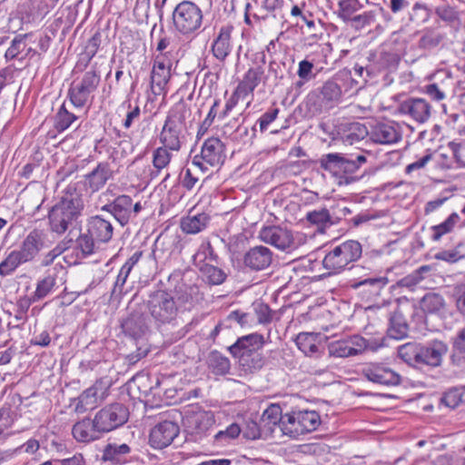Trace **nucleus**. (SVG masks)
Masks as SVG:
<instances>
[{"label": "nucleus", "instance_id": "13", "mask_svg": "<svg viewBox=\"0 0 465 465\" xmlns=\"http://www.w3.org/2000/svg\"><path fill=\"white\" fill-rule=\"evenodd\" d=\"M225 159V144L219 138L211 137L203 142L201 154L193 158L192 164L205 173L209 171V167H219L223 164Z\"/></svg>", "mask_w": 465, "mask_h": 465}, {"label": "nucleus", "instance_id": "49", "mask_svg": "<svg viewBox=\"0 0 465 465\" xmlns=\"http://www.w3.org/2000/svg\"><path fill=\"white\" fill-rule=\"evenodd\" d=\"M77 248L81 251L83 255L88 256L95 252L99 248L100 242H98L86 230V232L81 233L76 239Z\"/></svg>", "mask_w": 465, "mask_h": 465}, {"label": "nucleus", "instance_id": "17", "mask_svg": "<svg viewBox=\"0 0 465 465\" xmlns=\"http://www.w3.org/2000/svg\"><path fill=\"white\" fill-rule=\"evenodd\" d=\"M260 239L276 248L286 251L296 248L291 231L280 226L264 227L260 232Z\"/></svg>", "mask_w": 465, "mask_h": 465}, {"label": "nucleus", "instance_id": "15", "mask_svg": "<svg viewBox=\"0 0 465 465\" xmlns=\"http://www.w3.org/2000/svg\"><path fill=\"white\" fill-rule=\"evenodd\" d=\"M361 374L368 381L383 386H396L401 381L400 374L380 362L365 363L361 368Z\"/></svg>", "mask_w": 465, "mask_h": 465}, {"label": "nucleus", "instance_id": "3", "mask_svg": "<svg viewBox=\"0 0 465 465\" xmlns=\"http://www.w3.org/2000/svg\"><path fill=\"white\" fill-rule=\"evenodd\" d=\"M127 310L128 315L121 321V329L126 337L137 342L136 351L127 356L129 363L134 364L149 352L144 338L150 332V319L144 302L133 300Z\"/></svg>", "mask_w": 465, "mask_h": 465}, {"label": "nucleus", "instance_id": "50", "mask_svg": "<svg viewBox=\"0 0 465 465\" xmlns=\"http://www.w3.org/2000/svg\"><path fill=\"white\" fill-rule=\"evenodd\" d=\"M366 161L367 158L363 153H359L356 156L352 154H344L341 173L352 174L356 173L359 168L366 163Z\"/></svg>", "mask_w": 465, "mask_h": 465}, {"label": "nucleus", "instance_id": "28", "mask_svg": "<svg viewBox=\"0 0 465 465\" xmlns=\"http://www.w3.org/2000/svg\"><path fill=\"white\" fill-rule=\"evenodd\" d=\"M113 177V171L107 162L99 163L96 167L84 175L85 185L94 193L103 188L108 180Z\"/></svg>", "mask_w": 465, "mask_h": 465}, {"label": "nucleus", "instance_id": "42", "mask_svg": "<svg viewBox=\"0 0 465 465\" xmlns=\"http://www.w3.org/2000/svg\"><path fill=\"white\" fill-rule=\"evenodd\" d=\"M431 267L430 265H422L411 273L402 277L397 282L398 287H406L411 289L418 285L422 280L427 277V274L430 272Z\"/></svg>", "mask_w": 465, "mask_h": 465}, {"label": "nucleus", "instance_id": "29", "mask_svg": "<svg viewBox=\"0 0 465 465\" xmlns=\"http://www.w3.org/2000/svg\"><path fill=\"white\" fill-rule=\"evenodd\" d=\"M73 437L83 443H89L99 440L102 437L101 430L95 427L94 418L93 420L84 418L77 421L72 428Z\"/></svg>", "mask_w": 465, "mask_h": 465}, {"label": "nucleus", "instance_id": "32", "mask_svg": "<svg viewBox=\"0 0 465 465\" xmlns=\"http://www.w3.org/2000/svg\"><path fill=\"white\" fill-rule=\"evenodd\" d=\"M168 148L160 146L153 152V168H149L148 173L144 176L150 180L157 178L162 171L171 163L172 153Z\"/></svg>", "mask_w": 465, "mask_h": 465}, {"label": "nucleus", "instance_id": "26", "mask_svg": "<svg viewBox=\"0 0 465 465\" xmlns=\"http://www.w3.org/2000/svg\"><path fill=\"white\" fill-rule=\"evenodd\" d=\"M233 31V26L231 25H223L213 41L212 44V53L213 56L223 62L230 55L232 50V33Z\"/></svg>", "mask_w": 465, "mask_h": 465}, {"label": "nucleus", "instance_id": "34", "mask_svg": "<svg viewBox=\"0 0 465 465\" xmlns=\"http://www.w3.org/2000/svg\"><path fill=\"white\" fill-rule=\"evenodd\" d=\"M263 74L264 70L261 65L250 68L239 83L236 93L239 92L244 94L252 93L260 84Z\"/></svg>", "mask_w": 465, "mask_h": 465}, {"label": "nucleus", "instance_id": "45", "mask_svg": "<svg viewBox=\"0 0 465 465\" xmlns=\"http://www.w3.org/2000/svg\"><path fill=\"white\" fill-rule=\"evenodd\" d=\"M36 302L37 301H35L33 296H31V297L23 296L17 300V302L15 303V314H14V318L16 322V324H15L16 327H20L26 322V321L28 319V316H27L28 310H29L31 304L34 302Z\"/></svg>", "mask_w": 465, "mask_h": 465}, {"label": "nucleus", "instance_id": "5", "mask_svg": "<svg viewBox=\"0 0 465 465\" xmlns=\"http://www.w3.org/2000/svg\"><path fill=\"white\" fill-rule=\"evenodd\" d=\"M362 254L361 244L355 240H348L335 246H330L322 259V267L326 270L324 276H333L350 270L352 274L363 269L361 265L354 264Z\"/></svg>", "mask_w": 465, "mask_h": 465}, {"label": "nucleus", "instance_id": "46", "mask_svg": "<svg viewBox=\"0 0 465 465\" xmlns=\"http://www.w3.org/2000/svg\"><path fill=\"white\" fill-rule=\"evenodd\" d=\"M362 7L363 5L360 0H339L337 15L342 21L348 23L351 16Z\"/></svg>", "mask_w": 465, "mask_h": 465}, {"label": "nucleus", "instance_id": "53", "mask_svg": "<svg viewBox=\"0 0 465 465\" xmlns=\"http://www.w3.org/2000/svg\"><path fill=\"white\" fill-rule=\"evenodd\" d=\"M170 76L171 73L169 71L152 70L151 89L154 95H160L163 92Z\"/></svg>", "mask_w": 465, "mask_h": 465}, {"label": "nucleus", "instance_id": "2", "mask_svg": "<svg viewBox=\"0 0 465 465\" xmlns=\"http://www.w3.org/2000/svg\"><path fill=\"white\" fill-rule=\"evenodd\" d=\"M397 351L398 357L411 367L436 369L441 367L449 345L440 339L425 342L410 341L399 346Z\"/></svg>", "mask_w": 465, "mask_h": 465}, {"label": "nucleus", "instance_id": "22", "mask_svg": "<svg viewBox=\"0 0 465 465\" xmlns=\"http://www.w3.org/2000/svg\"><path fill=\"white\" fill-rule=\"evenodd\" d=\"M86 229L100 243L109 242L114 234V226L104 214L91 216L86 223Z\"/></svg>", "mask_w": 465, "mask_h": 465}, {"label": "nucleus", "instance_id": "61", "mask_svg": "<svg viewBox=\"0 0 465 465\" xmlns=\"http://www.w3.org/2000/svg\"><path fill=\"white\" fill-rule=\"evenodd\" d=\"M254 312L259 323L266 324L272 321V311L268 304L263 302L254 304Z\"/></svg>", "mask_w": 465, "mask_h": 465}, {"label": "nucleus", "instance_id": "62", "mask_svg": "<svg viewBox=\"0 0 465 465\" xmlns=\"http://www.w3.org/2000/svg\"><path fill=\"white\" fill-rule=\"evenodd\" d=\"M348 344L351 350V356L358 355L366 351L365 338L360 335H353L348 338Z\"/></svg>", "mask_w": 465, "mask_h": 465}, {"label": "nucleus", "instance_id": "41", "mask_svg": "<svg viewBox=\"0 0 465 465\" xmlns=\"http://www.w3.org/2000/svg\"><path fill=\"white\" fill-rule=\"evenodd\" d=\"M25 263L16 250L11 251L0 262V276L5 278L13 275L17 268Z\"/></svg>", "mask_w": 465, "mask_h": 465}, {"label": "nucleus", "instance_id": "57", "mask_svg": "<svg viewBox=\"0 0 465 465\" xmlns=\"http://www.w3.org/2000/svg\"><path fill=\"white\" fill-rule=\"evenodd\" d=\"M287 414L282 416V411L280 406L278 405H271L267 408L262 416V421H267L269 424L276 425L279 423L280 428L282 429V421L286 419Z\"/></svg>", "mask_w": 465, "mask_h": 465}, {"label": "nucleus", "instance_id": "60", "mask_svg": "<svg viewBox=\"0 0 465 465\" xmlns=\"http://www.w3.org/2000/svg\"><path fill=\"white\" fill-rule=\"evenodd\" d=\"M441 402L451 409L461 404L460 388L455 387L447 391L441 398Z\"/></svg>", "mask_w": 465, "mask_h": 465}, {"label": "nucleus", "instance_id": "54", "mask_svg": "<svg viewBox=\"0 0 465 465\" xmlns=\"http://www.w3.org/2000/svg\"><path fill=\"white\" fill-rule=\"evenodd\" d=\"M241 432L242 428L237 423H232L225 430H220L214 435V442L217 445H225L237 438Z\"/></svg>", "mask_w": 465, "mask_h": 465}, {"label": "nucleus", "instance_id": "11", "mask_svg": "<svg viewBox=\"0 0 465 465\" xmlns=\"http://www.w3.org/2000/svg\"><path fill=\"white\" fill-rule=\"evenodd\" d=\"M100 81V74L95 69L85 72L81 79L74 80L68 89V97L74 106L84 107L96 91Z\"/></svg>", "mask_w": 465, "mask_h": 465}, {"label": "nucleus", "instance_id": "14", "mask_svg": "<svg viewBox=\"0 0 465 465\" xmlns=\"http://www.w3.org/2000/svg\"><path fill=\"white\" fill-rule=\"evenodd\" d=\"M66 276L67 269L60 262L49 268L36 283L32 295L34 300L39 302L63 287L66 282Z\"/></svg>", "mask_w": 465, "mask_h": 465}, {"label": "nucleus", "instance_id": "47", "mask_svg": "<svg viewBox=\"0 0 465 465\" xmlns=\"http://www.w3.org/2000/svg\"><path fill=\"white\" fill-rule=\"evenodd\" d=\"M344 153H331L322 155L320 158V166L325 171L334 173H341Z\"/></svg>", "mask_w": 465, "mask_h": 465}, {"label": "nucleus", "instance_id": "4", "mask_svg": "<svg viewBox=\"0 0 465 465\" xmlns=\"http://www.w3.org/2000/svg\"><path fill=\"white\" fill-rule=\"evenodd\" d=\"M84 206L82 195L69 187L48 213L51 231L63 234L71 226H74L82 215Z\"/></svg>", "mask_w": 465, "mask_h": 465}, {"label": "nucleus", "instance_id": "19", "mask_svg": "<svg viewBox=\"0 0 465 465\" xmlns=\"http://www.w3.org/2000/svg\"><path fill=\"white\" fill-rule=\"evenodd\" d=\"M45 233L35 229L31 231L21 242L19 249H15L24 262H33L45 247Z\"/></svg>", "mask_w": 465, "mask_h": 465}, {"label": "nucleus", "instance_id": "59", "mask_svg": "<svg viewBox=\"0 0 465 465\" xmlns=\"http://www.w3.org/2000/svg\"><path fill=\"white\" fill-rule=\"evenodd\" d=\"M72 239H70L67 242H61L57 244L54 249L49 251L43 258L41 262L42 266H49L54 261L61 255L69 246L67 243L72 242Z\"/></svg>", "mask_w": 465, "mask_h": 465}, {"label": "nucleus", "instance_id": "27", "mask_svg": "<svg viewBox=\"0 0 465 465\" xmlns=\"http://www.w3.org/2000/svg\"><path fill=\"white\" fill-rule=\"evenodd\" d=\"M131 447L126 443H107L103 450L101 460L110 465H124L131 461Z\"/></svg>", "mask_w": 465, "mask_h": 465}, {"label": "nucleus", "instance_id": "48", "mask_svg": "<svg viewBox=\"0 0 465 465\" xmlns=\"http://www.w3.org/2000/svg\"><path fill=\"white\" fill-rule=\"evenodd\" d=\"M32 34H20L16 35L11 42L10 46L5 51V57L7 61L18 58V55L22 54L26 48L25 40L31 36Z\"/></svg>", "mask_w": 465, "mask_h": 465}, {"label": "nucleus", "instance_id": "33", "mask_svg": "<svg viewBox=\"0 0 465 465\" xmlns=\"http://www.w3.org/2000/svg\"><path fill=\"white\" fill-rule=\"evenodd\" d=\"M450 361L453 366H465V326L451 338Z\"/></svg>", "mask_w": 465, "mask_h": 465}, {"label": "nucleus", "instance_id": "55", "mask_svg": "<svg viewBox=\"0 0 465 465\" xmlns=\"http://www.w3.org/2000/svg\"><path fill=\"white\" fill-rule=\"evenodd\" d=\"M280 113L279 108L272 107L263 113L257 120L256 124L252 127V131H256V125L259 126V130L262 134L265 133L271 124H272Z\"/></svg>", "mask_w": 465, "mask_h": 465}, {"label": "nucleus", "instance_id": "51", "mask_svg": "<svg viewBox=\"0 0 465 465\" xmlns=\"http://www.w3.org/2000/svg\"><path fill=\"white\" fill-rule=\"evenodd\" d=\"M296 344L306 356H312L319 351V347L315 343V338L312 333H300L296 338Z\"/></svg>", "mask_w": 465, "mask_h": 465}, {"label": "nucleus", "instance_id": "18", "mask_svg": "<svg viewBox=\"0 0 465 465\" xmlns=\"http://www.w3.org/2000/svg\"><path fill=\"white\" fill-rule=\"evenodd\" d=\"M180 428L177 423L164 420L155 425L149 436V443L154 449H163L169 446L178 436Z\"/></svg>", "mask_w": 465, "mask_h": 465}, {"label": "nucleus", "instance_id": "16", "mask_svg": "<svg viewBox=\"0 0 465 465\" xmlns=\"http://www.w3.org/2000/svg\"><path fill=\"white\" fill-rule=\"evenodd\" d=\"M396 110L399 114L410 116L419 124L426 123L431 114V106L423 98H408L401 102Z\"/></svg>", "mask_w": 465, "mask_h": 465}, {"label": "nucleus", "instance_id": "10", "mask_svg": "<svg viewBox=\"0 0 465 465\" xmlns=\"http://www.w3.org/2000/svg\"><path fill=\"white\" fill-rule=\"evenodd\" d=\"M286 419L282 421V431L292 438L315 430L321 423L320 415L314 411H293Z\"/></svg>", "mask_w": 465, "mask_h": 465}, {"label": "nucleus", "instance_id": "31", "mask_svg": "<svg viewBox=\"0 0 465 465\" xmlns=\"http://www.w3.org/2000/svg\"><path fill=\"white\" fill-rule=\"evenodd\" d=\"M409 324L403 312L398 307L389 318L387 334L390 338L401 340L408 337Z\"/></svg>", "mask_w": 465, "mask_h": 465}, {"label": "nucleus", "instance_id": "56", "mask_svg": "<svg viewBox=\"0 0 465 465\" xmlns=\"http://www.w3.org/2000/svg\"><path fill=\"white\" fill-rule=\"evenodd\" d=\"M328 351L330 356L333 357H350L351 350L348 344V339L333 341L328 343Z\"/></svg>", "mask_w": 465, "mask_h": 465}, {"label": "nucleus", "instance_id": "21", "mask_svg": "<svg viewBox=\"0 0 465 465\" xmlns=\"http://www.w3.org/2000/svg\"><path fill=\"white\" fill-rule=\"evenodd\" d=\"M272 252L268 247L260 245L249 249L243 255V264L253 272L267 269L272 262Z\"/></svg>", "mask_w": 465, "mask_h": 465}, {"label": "nucleus", "instance_id": "24", "mask_svg": "<svg viewBox=\"0 0 465 465\" xmlns=\"http://www.w3.org/2000/svg\"><path fill=\"white\" fill-rule=\"evenodd\" d=\"M131 196L122 194L117 196L112 203L104 205L102 212L108 213L121 226L128 224L131 220Z\"/></svg>", "mask_w": 465, "mask_h": 465}, {"label": "nucleus", "instance_id": "6", "mask_svg": "<svg viewBox=\"0 0 465 465\" xmlns=\"http://www.w3.org/2000/svg\"><path fill=\"white\" fill-rule=\"evenodd\" d=\"M264 344V337L254 332L239 337L228 347V351L233 358L238 359L239 365L245 373H253L265 364V359L261 351Z\"/></svg>", "mask_w": 465, "mask_h": 465}, {"label": "nucleus", "instance_id": "25", "mask_svg": "<svg viewBox=\"0 0 465 465\" xmlns=\"http://www.w3.org/2000/svg\"><path fill=\"white\" fill-rule=\"evenodd\" d=\"M370 137L376 143L391 144L400 141L401 134L394 123L381 122L372 126Z\"/></svg>", "mask_w": 465, "mask_h": 465}, {"label": "nucleus", "instance_id": "63", "mask_svg": "<svg viewBox=\"0 0 465 465\" xmlns=\"http://www.w3.org/2000/svg\"><path fill=\"white\" fill-rule=\"evenodd\" d=\"M242 435L247 440H258L261 437V430L258 423L254 420H247L245 426L242 429Z\"/></svg>", "mask_w": 465, "mask_h": 465}, {"label": "nucleus", "instance_id": "36", "mask_svg": "<svg viewBox=\"0 0 465 465\" xmlns=\"http://www.w3.org/2000/svg\"><path fill=\"white\" fill-rule=\"evenodd\" d=\"M207 364L210 371L215 375H225L231 370L230 360L218 351H213L209 353Z\"/></svg>", "mask_w": 465, "mask_h": 465}, {"label": "nucleus", "instance_id": "35", "mask_svg": "<svg viewBox=\"0 0 465 465\" xmlns=\"http://www.w3.org/2000/svg\"><path fill=\"white\" fill-rule=\"evenodd\" d=\"M210 221L209 216L203 213L195 215H189L181 221L183 232L188 234H195L203 231Z\"/></svg>", "mask_w": 465, "mask_h": 465}, {"label": "nucleus", "instance_id": "39", "mask_svg": "<svg viewBox=\"0 0 465 465\" xmlns=\"http://www.w3.org/2000/svg\"><path fill=\"white\" fill-rule=\"evenodd\" d=\"M131 381L137 387L140 394L144 397H148L150 395L155 396L157 394L155 391L161 385V380L159 378L155 379L154 384L153 385L151 377L147 374H137Z\"/></svg>", "mask_w": 465, "mask_h": 465}, {"label": "nucleus", "instance_id": "30", "mask_svg": "<svg viewBox=\"0 0 465 465\" xmlns=\"http://www.w3.org/2000/svg\"><path fill=\"white\" fill-rule=\"evenodd\" d=\"M201 255L200 252L196 253L193 256L194 264L196 267H198L203 280L208 283L209 285H221L223 284L227 277L228 274L225 272L223 269L214 266L213 264L203 262V261H200V262H197V258Z\"/></svg>", "mask_w": 465, "mask_h": 465}, {"label": "nucleus", "instance_id": "7", "mask_svg": "<svg viewBox=\"0 0 465 465\" xmlns=\"http://www.w3.org/2000/svg\"><path fill=\"white\" fill-rule=\"evenodd\" d=\"M174 30L183 35L190 36L197 33L203 22L202 8L194 2L183 0L176 5L172 14Z\"/></svg>", "mask_w": 465, "mask_h": 465}, {"label": "nucleus", "instance_id": "38", "mask_svg": "<svg viewBox=\"0 0 465 465\" xmlns=\"http://www.w3.org/2000/svg\"><path fill=\"white\" fill-rule=\"evenodd\" d=\"M445 306V300L442 295L436 292L426 293L420 302V307L424 313L435 314L440 312Z\"/></svg>", "mask_w": 465, "mask_h": 465}, {"label": "nucleus", "instance_id": "20", "mask_svg": "<svg viewBox=\"0 0 465 465\" xmlns=\"http://www.w3.org/2000/svg\"><path fill=\"white\" fill-rule=\"evenodd\" d=\"M389 281L387 277H367L353 282L351 286L368 302H376L381 295Z\"/></svg>", "mask_w": 465, "mask_h": 465}, {"label": "nucleus", "instance_id": "64", "mask_svg": "<svg viewBox=\"0 0 465 465\" xmlns=\"http://www.w3.org/2000/svg\"><path fill=\"white\" fill-rule=\"evenodd\" d=\"M111 382L107 378H100L90 387L96 393V395L104 401L108 394V390Z\"/></svg>", "mask_w": 465, "mask_h": 465}, {"label": "nucleus", "instance_id": "1", "mask_svg": "<svg viewBox=\"0 0 465 465\" xmlns=\"http://www.w3.org/2000/svg\"><path fill=\"white\" fill-rule=\"evenodd\" d=\"M193 274L190 271L174 270L168 276L166 290L153 292L142 302L157 327L176 325L179 312L190 310L203 299L199 286L193 282Z\"/></svg>", "mask_w": 465, "mask_h": 465}, {"label": "nucleus", "instance_id": "9", "mask_svg": "<svg viewBox=\"0 0 465 465\" xmlns=\"http://www.w3.org/2000/svg\"><path fill=\"white\" fill-rule=\"evenodd\" d=\"M348 80L351 83V87L353 85L356 86L360 84L358 79L352 78L351 74L348 73H341V74L326 81L320 89L319 99L321 100V104L319 105H317L315 102L312 104V101L316 97L315 94H312L308 96L306 104L310 105V110H312L313 112H321L322 106L326 109H330L339 104L342 96V87L340 82Z\"/></svg>", "mask_w": 465, "mask_h": 465}, {"label": "nucleus", "instance_id": "52", "mask_svg": "<svg viewBox=\"0 0 465 465\" xmlns=\"http://www.w3.org/2000/svg\"><path fill=\"white\" fill-rule=\"evenodd\" d=\"M306 219L310 223L315 224L320 229H323L332 224L330 212L326 208L308 212L306 214Z\"/></svg>", "mask_w": 465, "mask_h": 465}, {"label": "nucleus", "instance_id": "8", "mask_svg": "<svg viewBox=\"0 0 465 465\" xmlns=\"http://www.w3.org/2000/svg\"><path fill=\"white\" fill-rule=\"evenodd\" d=\"M187 113L188 109L184 103L175 104L170 111L159 137L163 147L171 151L181 149V135L185 127Z\"/></svg>", "mask_w": 465, "mask_h": 465}, {"label": "nucleus", "instance_id": "43", "mask_svg": "<svg viewBox=\"0 0 465 465\" xmlns=\"http://www.w3.org/2000/svg\"><path fill=\"white\" fill-rule=\"evenodd\" d=\"M102 400L96 395L93 389L87 388L78 397L75 411L79 413L93 410Z\"/></svg>", "mask_w": 465, "mask_h": 465}, {"label": "nucleus", "instance_id": "12", "mask_svg": "<svg viewBox=\"0 0 465 465\" xmlns=\"http://www.w3.org/2000/svg\"><path fill=\"white\" fill-rule=\"evenodd\" d=\"M128 408L119 402L106 405L94 415V423L102 434L108 433L125 424L129 419Z\"/></svg>", "mask_w": 465, "mask_h": 465}, {"label": "nucleus", "instance_id": "58", "mask_svg": "<svg viewBox=\"0 0 465 465\" xmlns=\"http://www.w3.org/2000/svg\"><path fill=\"white\" fill-rule=\"evenodd\" d=\"M451 297L457 311L465 317V283L455 284L452 288Z\"/></svg>", "mask_w": 465, "mask_h": 465}, {"label": "nucleus", "instance_id": "37", "mask_svg": "<svg viewBox=\"0 0 465 465\" xmlns=\"http://www.w3.org/2000/svg\"><path fill=\"white\" fill-rule=\"evenodd\" d=\"M460 221V215L457 213H451L445 221L430 227V239L433 242H439L443 235L453 232Z\"/></svg>", "mask_w": 465, "mask_h": 465}, {"label": "nucleus", "instance_id": "23", "mask_svg": "<svg viewBox=\"0 0 465 465\" xmlns=\"http://www.w3.org/2000/svg\"><path fill=\"white\" fill-rule=\"evenodd\" d=\"M336 128L337 139L351 145L363 140L369 134L367 127L359 122L342 121Z\"/></svg>", "mask_w": 465, "mask_h": 465}, {"label": "nucleus", "instance_id": "40", "mask_svg": "<svg viewBox=\"0 0 465 465\" xmlns=\"http://www.w3.org/2000/svg\"><path fill=\"white\" fill-rule=\"evenodd\" d=\"M379 14H387L383 6L376 7L373 10L366 11L357 15H352L349 22H351V26L355 29H361L373 25Z\"/></svg>", "mask_w": 465, "mask_h": 465}, {"label": "nucleus", "instance_id": "44", "mask_svg": "<svg viewBox=\"0 0 465 465\" xmlns=\"http://www.w3.org/2000/svg\"><path fill=\"white\" fill-rule=\"evenodd\" d=\"M76 120L77 116L70 113L64 104H63L54 115V127L58 133H62L68 129Z\"/></svg>", "mask_w": 465, "mask_h": 465}]
</instances>
